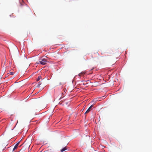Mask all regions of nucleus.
Returning <instances> with one entry per match:
<instances>
[{
    "label": "nucleus",
    "mask_w": 152,
    "mask_h": 152,
    "mask_svg": "<svg viewBox=\"0 0 152 152\" xmlns=\"http://www.w3.org/2000/svg\"><path fill=\"white\" fill-rule=\"evenodd\" d=\"M39 62L41 64L44 65L46 64L47 61L46 59L43 58L40 59Z\"/></svg>",
    "instance_id": "obj_1"
},
{
    "label": "nucleus",
    "mask_w": 152,
    "mask_h": 152,
    "mask_svg": "<svg viewBox=\"0 0 152 152\" xmlns=\"http://www.w3.org/2000/svg\"><path fill=\"white\" fill-rule=\"evenodd\" d=\"M93 106V105H91L90 107L88 108V109L87 110L86 112L85 113V114L86 113H88L91 110V108Z\"/></svg>",
    "instance_id": "obj_2"
},
{
    "label": "nucleus",
    "mask_w": 152,
    "mask_h": 152,
    "mask_svg": "<svg viewBox=\"0 0 152 152\" xmlns=\"http://www.w3.org/2000/svg\"><path fill=\"white\" fill-rule=\"evenodd\" d=\"M19 143H20V142H18V143H17V144H16L15 145V146H14V148H13V151H15V150L17 148V147H18V145H19Z\"/></svg>",
    "instance_id": "obj_3"
},
{
    "label": "nucleus",
    "mask_w": 152,
    "mask_h": 152,
    "mask_svg": "<svg viewBox=\"0 0 152 152\" xmlns=\"http://www.w3.org/2000/svg\"><path fill=\"white\" fill-rule=\"evenodd\" d=\"M66 149H66V147H64V148H62V149H61V152H63L64 151L66 150Z\"/></svg>",
    "instance_id": "obj_4"
},
{
    "label": "nucleus",
    "mask_w": 152,
    "mask_h": 152,
    "mask_svg": "<svg viewBox=\"0 0 152 152\" xmlns=\"http://www.w3.org/2000/svg\"><path fill=\"white\" fill-rule=\"evenodd\" d=\"M42 84V82L41 81H39L38 83V84L37 86V87H40V85Z\"/></svg>",
    "instance_id": "obj_5"
},
{
    "label": "nucleus",
    "mask_w": 152,
    "mask_h": 152,
    "mask_svg": "<svg viewBox=\"0 0 152 152\" xmlns=\"http://www.w3.org/2000/svg\"><path fill=\"white\" fill-rule=\"evenodd\" d=\"M41 78L42 77L41 76H39L37 80V81H39Z\"/></svg>",
    "instance_id": "obj_6"
},
{
    "label": "nucleus",
    "mask_w": 152,
    "mask_h": 152,
    "mask_svg": "<svg viewBox=\"0 0 152 152\" xmlns=\"http://www.w3.org/2000/svg\"><path fill=\"white\" fill-rule=\"evenodd\" d=\"M85 74V73L84 72H81L79 74V76L80 77L81 75H84Z\"/></svg>",
    "instance_id": "obj_7"
},
{
    "label": "nucleus",
    "mask_w": 152,
    "mask_h": 152,
    "mask_svg": "<svg viewBox=\"0 0 152 152\" xmlns=\"http://www.w3.org/2000/svg\"><path fill=\"white\" fill-rule=\"evenodd\" d=\"M14 74V72H10V75H13Z\"/></svg>",
    "instance_id": "obj_8"
},
{
    "label": "nucleus",
    "mask_w": 152,
    "mask_h": 152,
    "mask_svg": "<svg viewBox=\"0 0 152 152\" xmlns=\"http://www.w3.org/2000/svg\"><path fill=\"white\" fill-rule=\"evenodd\" d=\"M44 152H50V151L49 150H47L45 151Z\"/></svg>",
    "instance_id": "obj_9"
},
{
    "label": "nucleus",
    "mask_w": 152,
    "mask_h": 152,
    "mask_svg": "<svg viewBox=\"0 0 152 152\" xmlns=\"http://www.w3.org/2000/svg\"><path fill=\"white\" fill-rule=\"evenodd\" d=\"M97 55H98V56H100V55L99 54V53L98 52H97Z\"/></svg>",
    "instance_id": "obj_10"
},
{
    "label": "nucleus",
    "mask_w": 152,
    "mask_h": 152,
    "mask_svg": "<svg viewBox=\"0 0 152 152\" xmlns=\"http://www.w3.org/2000/svg\"><path fill=\"white\" fill-rule=\"evenodd\" d=\"M8 74H7V76H6V77H8Z\"/></svg>",
    "instance_id": "obj_11"
},
{
    "label": "nucleus",
    "mask_w": 152,
    "mask_h": 152,
    "mask_svg": "<svg viewBox=\"0 0 152 152\" xmlns=\"http://www.w3.org/2000/svg\"><path fill=\"white\" fill-rule=\"evenodd\" d=\"M84 58V60H86V59H85V58Z\"/></svg>",
    "instance_id": "obj_12"
},
{
    "label": "nucleus",
    "mask_w": 152,
    "mask_h": 152,
    "mask_svg": "<svg viewBox=\"0 0 152 152\" xmlns=\"http://www.w3.org/2000/svg\"><path fill=\"white\" fill-rule=\"evenodd\" d=\"M92 58H94V57H93V55H92Z\"/></svg>",
    "instance_id": "obj_13"
},
{
    "label": "nucleus",
    "mask_w": 152,
    "mask_h": 152,
    "mask_svg": "<svg viewBox=\"0 0 152 152\" xmlns=\"http://www.w3.org/2000/svg\"><path fill=\"white\" fill-rule=\"evenodd\" d=\"M103 54V53H101V54L102 55Z\"/></svg>",
    "instance_id": "obj_14"
}]
</instances>
